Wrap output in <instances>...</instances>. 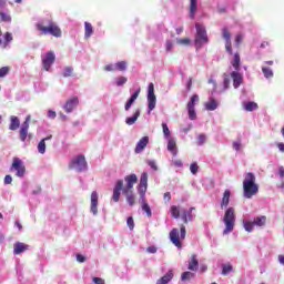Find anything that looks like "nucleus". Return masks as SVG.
Wrapping results in <instances>:
<instances>
[{
	"mask_svg": "<svg viewBox=\"0 0 284 284\" xmlns=\"http://www.w3.org/2000/svg\"><path fill=\"white\" fill-rule=\"evenodd\" d=\"M139 178L136 174H130L124 178L125 185L123 186V180H118L113 189L112 200L114 203H119L121 199V192L124 194L130 207L136 204V197L134 196V185H136Z\"/></svg>",
	"mask_w": 284,
	"mask_h": 284,
	"instance_id": "nucleus-1",
	"label": "nucleus"
},
{
	"mask_svg": "<svg viewBox=\"0 0 284 284\" xmlns=\"http://www.w3.org/2000/svg\"><path fill=\"white\" fill-rule=\"evenodd\" d=\"M36 29L38 32H40L41 36L47 37V34H51V37H55V39H59L62 37V31L59 24L54 22V20H48L47 24L43 22L36 23Z\"/></svg>",
	"mask_w": 284,
	"mask_h": 284,
	"instance_id": "nucleus-2",
	"label": "nucleus"
},
{
	"mask_svg": "<svg viewBox=\"0 0 284 284\" xmlns=\"http://www.w3.org/2000/svg\"><path fill=\"white\" fill-rule=\"evenodd\" d=\"M243 194L244 199H252V196H256L258 194V184H256V176L254 173H246L243 181Z\"/></svg>",
	"mask_w": 284,
	"mask_h": 284,
	"instance_id": "nucleus-3",
	"label": "nucleus"
},
{
	"mask_svg": "<svg viewBox=\"0 0 284 284\" xmlns=\"http://www.w3.org/2000/svg\"><path fill=\"white\" fill-rule=\"evenodd\" d=\"M223 223L225 225L223 231L224 235L234 232V225H236V210L234 207L230 206L226 209L223 216Z\"/></svg>",
	"mask_w": 284,
	"mask_h": 284,
	"instance_id": "nucleus-4",
	"label": "nucleus"
},
{
	"mask_svg": "<svg viewBox=\"0 0 284 284\" xmlns=\"http://www.w3.org/2000/svg\"><path fill=\"white\" fill-rule=\"evenodd\" d=\"M195 45H199L201 48L202 45H205V43H210V38H207V30H205V27L201 23H195Z\"/></svg>",
	"mask_w": 284,
	"mask_h": 284,
	"instance_id": "nucleus-5",
	"label": "nucleus"
},
{
	"mask_svg": "<svg viewBox=\"0 0 284 284\" xmlns=\"http://www.w3.org/2000/svg\"><path fill=\"white\" fill-rule=\"evenodd\" d=\"M69 170H75V172H85V170H88V161H85V155L80 154L73 158L69 163Z\"/></svg>",
	"mask_w": 284,
	"mask_h": 284,
	"instance_id": "nucleus-6",
	"label": "nucleus"
},
{
	"mask_svg": "<svg viewBox=\"0 0 284 284\" xmlns=\"http://www.w3.org/2000/svg\"><path fill=\"white\" fill-rule=\"evenodd\" d=\"M10 172H16L18 179H23V176H26V165L23 164V161L19 158H13Z\"/></svg>",
	"mask_w": 284,
	"mask_h": 284,
	"instance_id": "nucleus-7",
	"label": "nucleus"
},
{
	"mask_svg": "<svg viewBox=\"0 0 284 284\" xmlns=\"http://www.w3.org/2000/svg\"><path fill=\"white\" fill-rule=\"evenodd\" d=\"M196 103H199V95L197 94H193L191 97V100L186 104L187 112H189V119L191 121H195V119H196V110L194 109Z\"/></svg>",
	"mask_w": 284,
	"mask_h": 284,
	"instance_id": "nucleus-8",
	"label": "nucleus"
},
{
	"mask_svg": "<svg viewBox=\"0 0 284 284\" xmlns=\"http://www.w3.org/2000/svg\"><path fill=\"white\" fill-rule=\"evenodd\" d=\"M54 61H57V55H54L53 51H49L44 54V58L42 59V65L47 72H50V68H52Z\"/></svg>",
	"mask_w": 284,
	"mask_h": 284,
	"instance_id": "nucleus-9",
	"label": "nucleus"
},
{
	"mask_svg": "<svg viewBox=\"0 0 284 284\" xmlns=\"http://www.w3.org/2000/svg\"><path fill=\"white\" fill-rule=\"evenodd\" d=\"M138 192L140 194V199L145 196V193L148 192V172H143L141 174Z\"/></svg>",
	"mask_w": 284,
	"mask_h": 284,
	"instance_id": "nucleus-10",
	"label": "nucleus"
},
{
	"mask_svg": "<svg viewBox=\"0 0 284 284\" xmlns=\"http://www.w3.org/2000/svg\"><path fill=\"white\" fill-rule=\"evenodd\" d=\"M222 37L225 41V50L227 54H233L232 51V33H230V30L227 28L222 29Z\"/></svg>",
	"mask_w": 284,
	"mask_h": 284,
	"instance_id": "nucleus-11",
	"label": "nucleus"
},
{
	"mask_svg": "<svg viewBox=\"0 0 284 284\" xmlns=\"http://www.w3.org/2000/svg\"><path fill=\"white\" fill-rule=\"evenodd\" d=\"M148 103H149V110L152 112V110L156 108V95L154 94V83L149 84Z\"/></svg>",
	"mask_w": 284,
	"mask_h": 284,
	"instance_id": "nucleus-12",
	"label": "nucleus"
},
{
	"mask_svg": "<svg viewBox=\"0 0 284 284\" xmlns=\"http://www.w3.org/2000/svg\"><path fill=\"white\" fill-rule=\"evenodd\" d=\"M30 130V115L26 118V121L22 123L20 128V141L26 143V139H28V131Z\"/></svg>",
	"mask_w": 284,
	"mask_h": 284,
	"instance_id": "nucleus-13",
	"label": "nucleus"
},
{
	"mask_svg": "<svg viewBox=\"0 0 284 284\" xmlns=\"http://www.w3.org/2000/svg\"><path fill=\"white\" fill-rule=\"evenodd\" d=\"M28 250H30V245L23 242H16L13 244V254L16 256H19V254H23V252H28Z\"/></svg>",
	"mask_w": 284,
	"mask_h": 284,
	"instance_id": "nucleus-14",
	"label": "nucleus"
},
{
	"mask_svg": "<svg viewBox=\"0 0 284 284\" xmlns=\"http://www.w3.org/2000/svg\"><path fill=\"white\" fill-rule=\"evenodd\" d=\"M170 241L171 243H173V245H175V247H178L179 250H181V247H183V244L181 243V240H179V229H173L170 232Z\"/></svg>",
	"mask_w": 284,
	"mask_h": 284,
	"instance_id": "nucleus-15",
	"label": "nucleus"
},
{
	"mask_svg": "<svg viewBox=\"0 0 284 284\" xmlns=\"http://www.w3.org/2000/svg\"><path fill=\"white\" fill-rule=\"evenodd\" d=\"M148 143H150L149 136H143L140 139L134 150L135 154H141V152L148 148Z\"/></svg>",
	"mask_w": 284,
	"mask_h": 284,
	"instance_id": "nucleus-16",
	"label": "nucleus"
},
{
	"mask_svg": "<svg viewBox=\"0 0 284 284\" xmlns=\"http://www.w3.org/2000/svg\"><path fill=\"white\" fill-rule=\"evenodd\" d=\"M99 193L97 191H93L91 193V212L92 214H98L99 213Z\"/></svg>",
	"mask_w": 284,
	"mask_h": 284,
	"instance_id": "nucleus-17",
	"label": "nucleus"
},
{
	"mask_svg": "<svg viewBox=\"0 0 284 284\" xmlns=\"http://www.w3.org/2000/svg\"><path fill=\"white\" fill-rule=\"evenodd\" d=\"M77 105H79V98L73 97L71 99H69L65 104H64V111L70 114V112H72V110H74V108H77Z\"/></svg>",
	"mask_w": 284,
	"mask_h": 284,
	"instance_id": "nucleus-18",
	"label": "nucleus"
},
{
	"mask_svg": "<svg viewBox=\"0 0 284 284\" xmlns=\"http://www.w3.org/2000/svg\"><path fill=\"white\" fill-rule=\"evenodd\" d=\"M231 78L233 79V88H235V90L241 88V84L243 83V74L237 71H233L231 73Z\"/></svg>",
	"mask_w": 284,
	"mask_h": 284,
	"instance_id": "nucleus-19",
	"label": "nucleus"
},
{
	"mask_svg": "<svg viewBox=\"0 0 284 284\" xmlns=\"http://www.w3.org/2000/svg\"><path fill=\"white\" fill-rule=\"evenodd\" d=\"M187 270H190V272H199V258L196 257V254L191 255Z\"/></svg>",
	"mask_w": 284,
	"mask_h": 284,
	"instance_id": "nucleus-20",
	"label": "nucleus"
},
{
	"mask_svg": "<svg viewBox=\"0 0 284 284\" xmlns=\"http://www.w3.org/2000/svg\"><path fill=\"white\" fill-rule=\"evenodd\" d=\"M139 94H141V89H138L136 91H134V93L131 95L129 101L125 103L124 105L125 112H128L130 108H132V104L136 101V99H139Z\"/></svg>",
	"mask_w": 284,
	"mask_h": 284,
	"instance_id": "nucleus-21",
	"label": "nucleus"
},
{
	"mask_svg": "<svg viewBox=\"0 0 284 284\" xmlns=\"http://www.w3.org/2000/svg\"><path fill=\"white\" fill-rule=\"evenodd\" d=\"M174 278V272L172 270H169L164 276H162L161 278H159L156 281V284H168L170 283V281H172Z\"/></svg>",
	"mask_w": 284,
	"mask_h": 284,
	"instance_id": "nucleus-22",
	"label": "nucleus"
},
{
	"mask_svg": "<svg viewBox=\"0 0 284 284\" xmlns=\"http://www.w3.org/2000/svg\"><path fill=\"white\" fill-rule=\"evenodd\" d=\"M230 196H232V192L229 189H226L223 193V197L221 201V210H225V207L230 205Z\"/></svg>",
	"mask_w": 284,
	"mask_h": 284,
	"instance_id": "nucleus-23",
	"label": "nucleus"
},
{
	"mask_svg": "<svg viewBox=\"0 0 284 284\" xmlns=\"http://www.w3.org/2000/svg\"><path fill=\"white\" fill-rule=\"evenodd\" d=\"M20 125H21V121L19 120V118L17 115H11L9 130H12L14 132L19 130Z\"/></svg>",
	"mask_w": 284,
	"mask_h": 284,
	"instance_id": "nucleus-24",
	"label": "nucleus"
},
{
	"mask_svg": "<svg viewBox=\"0 0 284 284\" xmlns=\"http://www.w3.org/2000/svg\"><path fill=\"white\" fill-rule=\"evenodd\" d=\"M139 116H141V110H135L133 113V116L126 118L125 123L126 125H134L136 121L139 120Z\"/></svg>",
	"mask_w": 284,
	"mask_h": 284,
	"instance_id": "nucleus-25",
	"label": "nucleus"
},
{
	"mask_svg": "<svg viewBox=\"0 0 284 284\" xmlns=\"http://www.w3.org/2000/svg\"><path fill=\"white\" fill-rule=\"evenodd\" d=\"M196 210L195 207H191L189 211L184 210L181 213V219L183 221V223H190V221H192V211Z\"/></svg>",
	"mask_w": 284,
	"mask_h": 284,
	"instance_id": "nucleus-26",
	"label": "nucleus"
},
{
	"mask_svg": "<svg viewBox=\"0 0 284 284\" xmlns=\"http://www.w3.org/2000/svg\"><path fill=\"white\" fill-rule=\"evenodd\" d=\"M141 199V205H142V210L143 212H145L146 216H149V219L152 216V209H150V204H148V200H145V195Z\"/></svg>",
	"mask_w": 284,
	"mask_h": 284,
	"instance_id": "nucleus-27",
	"label": "nucleus"
},
{
	"mask_svg": "<svg viewBox=\"0 0 284 284\" xmlns=\"http://www.w3.org/2000/svg\"><path fill=\"white\" fill-rule=\"evenodd\" d=\"M199 10V0H190V17L194 19L196 11Z\"/></svg>",
	"mask_w": 284,
	"mask_h": 284,
	"instance_id": "nucleus-28",
	"label": "nucleus"
},
{
	"mask_svg": "<svg viewBox=\"0 0 284 284\" xmlns=\"http://www.w3.org/2000/svg\"><path fill=\"white\" fill-rule=\"evenodd\" d=\"M267 223V216L262 215V216H257L253 220V225L257 226V227H263L265 226V224Z\"/></svg>",
	"mask_w": 284,
	"mask_h": 284,
	"instance_id": "nucleus-29",
	"label": "nucleus"
},
{
	"mask_svg": "<svg viewBox=\"0 0 284 284\" xmlns=\"http://www.w3.org/2000/svg\"><path fill=\"white\" fill-rule=\"evenodd\" d=\"M52 135H48L47 138L42 139L38 144V152L39 154H45V141H50Z\"/></svg>",
	"mask_w": 284,
	"mask_h": 284,
	"instance_id": "nucleus-30",
	"label": "nucleus"
},
{
	"mask_svg": "<svg viewBox=\"0 0 284 284\" xmlns=\"http://www.w3.org/2000/svg\"><path fill=\"white\" fill-rule=\"evenodd\" d=\"M219 108V102L214 100V98H211L206 103H205V110L209 112H213V110H216Z\"/></svg>",
	"mask_w": 284,
	"mask_h": 284,
	"instance_id": "nucleus-31",
	"label": "nucleus"
},
{
	"mask_svg": "<svg viewBox=\"0 0 284 284\" xmlns=\"http://www.w3.org/2000/svg\"><path fill=\"white\" fill-rule=\"evenodd\" d=\"M94 34V29L92 28V23L84 22V37L85 39H90Z\"/></svg>",
	"mask_w": 284,
	"mask_h": 284,
	"instance_id": "nucleus-32",
	"label": "nucleus"
},
{
	"mask_svg": "<svg viewBox=\"0 0 284 284\" xmlns=\"http://www.w3.org/2000/svg\"><path fill=\"white\" fill-rule=\"evenodd\" d=\"M168 150L173 154V156H176L178 151H176V141L174 139H169L168 141Z\"/></svg>",
	"mask_w": 284,
	"mask_h": 284,
	"instance_id": "nucleus-33",
	"label": "nucleus"
},
{
	"mask_svg": "<svg viewBox=\"0 0 284 284\" xmlns=\"http://www.w3.org/2000/svg\"><path fill=\"white\" fill-rule=\"evenodd\" d=\"M232 65H233L234 70H236V72H239L241 70V54H239V53L234 54Z\"/></svg>",
	"mask_w": 284,
	"mask_h": 284,
	"instance_id": "nucleus-34",
	"label": "nucleus"
},
{
	"mask_svg": "<svg viewBox=\"0 0 284 284\" xmlns=\"http://www.w3.org/2000/svg\"><path fill=\"white\" fill-rule=\"evenodd\" d=\"M0 21L3 23H12V16H10V13L0 11Z\"/></svg>",
	"mask_w": 284,
	"mask_h": 284,
	"instance_id": "nucleus-35",
	"label": "nucleus"
},
{
	"mask_svg": "<svg viewBox=\"0 0 284 284\" xmlns=\"http://www.w3.org/2000/svg\"><path fill=\"white\" fill-rule=\"evenodd\" d=\"M262 72L265 79H272L274 77V71L270 67H262Z\"/></svg>",
	"mask_w": 284,
	"mask_h": 284,
	"instance_id": "nucleus-36",
	"label": "nucleus"
},
{
	"mask_svg": "<svg viewBox=\"0 0 284 284\" xmlns=\"http://www.w3.org/2000/svg\"><path fill=\"white\" fill-rule=\"evenodd\" d=\"M244 110H246V112H254V110H258V104L256 102H247Z\"/></svg>",
	"mask_w": 284,
	"mask_h": 284,
	"instance_id": "nucleus-37",
	"label": "nucleus"
},
{
	"mask_svg": "<svg viewBox=\"0 0 284 284\" xmlns=\"http://www.w3.org/2000/svg\"><path fill=\"white\" fill-rule=\"evenodd\" d=\"M62 77H64V79H68V77H74V68H72V67H65V68L63 69Z\"/></svg>",
	"mask_w": 284,
	"mask_h": 284,
	"instance_id": "nucleus-38",
	"label": "nucleus"
},
{
	"mask_svg": "<svg viewBox=\"0 0 284 284\" xmlns=\"http://www.w3.org/2000/svg\"><path fill=\"white\" fill-rule=\"evenodd\" d=\"M115 70H118L119 72H125V70H128V62L125 61L116 62Z\"/></svg>",
	"mask_w": 284,
	"mask_h": 284,
	"instance_id": "nucleus-39",
	"label": "nucleus"
},
{
	"mask_svg": "<svg viewBox=\"0 0 284 284\" xmlns=\"http://www.w3.org/2000/svg\"><path fill=\"white\" fill-rule=\"evenodd\" d=\"M195 274L190 272V271H185L181 274V281H192V278H194Z\"/></svg>",
	"mask_w": 284,
	"mask_h": 284,
	"instance_id": "nucleus-40",
	"label": "nucleus"
},
{
	"mask_svg": "<svg viewBox=\"0 0 284 284\" xmlns=\"http://www.w3.org/2000/svg\"><path fill=\"white\" fill-rule=\"evenodd\" d=\"M244 230L246 232H254V222L253 221H244L243 222Z\"/></svg>",
	"mask_w": 284,
	"mask_h": 284,
	"instance_id": "nucleus-41",
	"label": "nucleus"
},
{
	"mask_svg": "<svg viewBox=\"0 0 284 284\" xmlns=\"http://www.w3.org/2000/svg\"><path fill=\"white\" fill-rule=\"evenodd\" d=\"M171 216L173 219H179V216H181V211H179V207L176 205L171 206Z\"/></svg>",
	"mask_w": 284,
	"mask_h": 284,
	"instance_id": "nucleus-42",
	"label": "nucleus"
},
{
	"mask_svg": "<svg viewBox=\"0 0 284 284\" xmlns=\"http://www.w3.org/2000/svg\"><path fill=\"white\" fill-rule=\"evenodd\" d=\"M233 267L231 266V264H223L222 265V275L223 276H227V274H230V272H232Z\"/></svg>",
	"mask_w": 284,
	"mask_h": 284,
	"instance_id": "nucleus-43",
	"label": "nucleus"
},
{
	"mask_svg": "<svg viewBox=\"0 0 284 284\" xmlns=\"http://www.w3.org/2000/svg\"><path fill=\"white\" fill-rule=\"evenodd\" d=\"M223 90H227L230 89V75H227V73L223 74Z\"/></svg>",
	"mask_w": 284,
	"mask_h": 284,
	"instance_id": "nucleus-44",
	"label": "nucleus"
},
{
	"mask_svg": "<svg viewBox=\"0 0 284 284\" xmlns=\"http://www.w3.org/2000/svg\"><path fill=\"white\" fill-rule=\"evenodd\" d=\"M163 134L166 136V139H170L172 136V133L170 132V128L166 123H162Z\"/></svg>",
	"mask_w": 284,
	"mask_h": 284,
	"instance_id": "nucleus-45",
	"label": "nucleus"
},
{
	"mask_svg": "<svg viewBox=\"0 0 284 284\" xmlns=\"http://www.w3.org/2000/svg\"><path fill=\"white\" fill-rule=\"evenodd\" d=\"M9 73H10V67L0 68V79H3V77H7V74Z\"/></svg>",
	"mask_w": 284,
	"mask_h": 284,
	"instance_id": "nucleus-46",
	"label": "nucleus"
},
{
	"mask_svg": "<svg viewBox=\"0 0 284 284\" xmlns=\"http://www.w3.org/2000/svg\"><path fill=\"white\" fill-rule=\"evenodd\" d=\"M125 83H128V78L120 77L116 79L115 85L121 87V85H125Z\"/></svg>",
	"mask_w": 284,
	"mask_h": 284,
	"instance_id": "nucleus-47",
	"label": "nucleus"
},
{
	"mask_svg": "<svg viewBox=\"0 0 284 284\" xmlns=\"http://www.w3.org/2000/svg\"><path fill=\"white\" fill-rule=\"evenodd\" d=\"M243 43V33H237L235 36V45L240 47Z\"/></svg>",
	"mask_w": 284,
	"mask_h": 284,
	"instance_id": "nucleus-48",
	"label": "nucleus"
},
{
	"mask_svg": "<svg viewBox=\"0 0 284 284\" xmlns=\"http://www.w3.org/2000/svg\"><path fill=\"white\" fill-rule=\"evenodd\" d=\"M190 171L191 174H196V172H199V164H196V162L191 163Z\"/></svg>",
	"mask_w": 284,
	"mask_h": 284,
	"instance_id": "nucleus-49",
	"label": "nucleus"
},
{
	"mask_svg": "<svg viewBox=\"0 0 284 284\" xmlns=\"http://www.w3.org/2000/svg\"><path fill=\"white\" fill-rule=\"evenodd\" d=\"M205 141H207V138L205 136V134L202 133L197 136V145H203Z\"/></svg>",
	"mask_w": 284,
	"mask_h": 284,
	"instance_id": "nucleus-50",
	"label": "nucleus"
},
{
	"mask_svg": "<svg viewBox=\"0 0 284 284\" xmlns=\"http://www.w3.org/2000/svg\"><path fill=\"white\" fill-rule=\"evenodd\" d=\"M103 70H105V72H114L116 70V65L115 64H106V65H104Z\"/></svg>",
	"mask_w": 284,
	"mask_h": 284,
	"instance_id": "nucleus-51",
	"label": "nucleus"
},
{
	"mask_svg": "<svg viewBox=\"0 0 284 284\" xmlns=\"http://www.w3.org/2000/svg\"><path fill=\"white\" fill-rule=\"evenodd\" d=\"M126 225L129 230H134V219L132 216L128 217Z\"/></svg>",
	"mask_w": 284,
	"mask_h": 284,
	"instance_id": "nucleus-52",
	"label": "nucleus"
},
{
	"mask_svg": "<svg viewBox=\"0 0 284 284\" xmlns=\"http://www.w3.org/2000/svg\"><path fill=\"white\" fill-rule=\"evenodd\" d=\"M12 33H10V32H6L4 33V43H6V45H8V43H10V41H12Z\"/></svg>",
	"mask_w": 284,
	"mask_h": 284,
	"instance_id": "nucleus-53",
	"label": "nucleus"
},
{
	"mask_svg": "<svg viewBox=\"0 0 284 284\" xmlns=\"http://www.w3.org/2000/svg\"><path fill=\"white\" fill-rule=\"evenodd\" d=\"M178 43L180 45H190V39H187V38L180 39V40H178Z\"/></svg>",
	"mask_w": 284,
	"mask_h": 284,
	"instance_id": "nucleus-54",
	"label": "nucleus"
},
{
	"mask_svg": "<svg viewBox=\"0 0 284 284\" xmlns=\"http://www.w3.org/2000/svg\"><path fill=\"white\" fill-rule=\"evenodd\" d=\"M3 183L4 185H10L12 183V175H6Z\"/></svg>",
	"mask_w": 284,
	"mask_h": 284,
	"instance_id": "nucleus-55",
	"label": "nucleus"
},
{
	"mask_svg": "<svg viewBox=\"0 0 284 284\" xmlns=\"http://www.w3.org/2000/svg\"><path fill=\"white\" fill-rule=\"evenodd\" d=\"M185 234H186V231H185V226H181L180 229V239L181 241H183L185 239Z\"/></svg>",
	"mask_w": 284,
	"mask_h": 284,
	"instance_id": "nucleus-56",
	"label": "nucleus"
},
{
	"mask_svg": "<svg viewBox=\"0 0 284 284\" xmlns=\"http://www.w3.org/2000/svg\"><path fill=\"white\" fill-rule=\"evenodd\" d=\"M163 199L165 203H170L172 201V194L170 192L164 193Z\"/></svg>",
	"mask_w": 284,
	"mask_h": 284,
	"instance_id": "nucleus-57",
	"label": "nucleus"
},
{
	"mask_svg": "<svg viewBox=\"0 0 284 284\" xmlns=\"http://www.w3.org/2000/svg\"><path fill=\"white\" fill-rule=\"evenodd\" d=\"M146 252H148L149 254H156L158 248H156V246H149V247L146 248Z\"/></svg>",
	"mask_w": 284,
	"mask_h": 284,
	"instance_id": "nucleus-58",
	"label": "nucleus"
},
{
	"mask_svg": "<svg viewBox=\"0 0 284 284\" xmlns=\"http://www.w3.org/2000/svg\"><path fill=\"white\" fill-rule=\"evenodd\" d=\"M77 261L78 263H85V256L82 254H77Z\"/></svg>",
	"mask_w": 284,
	"mask_h": 284,
	"instance_id": "nucleus-59",
	"label": "nucleus"
},
{
	"mask_svg": "<svg viewBox=\"0 0 284 284\" xmlns=\"http://www.w3.org/2000/svg\"><path fill=\"white\" fill-rule=\"evenodd\" d=\"M148 165L152 169V170H158L156 168V162L152 161V160H149L148 161Z\"/></svg>",
	"mask_w": 284,
	"mask_h": 284,
	"instance_id": "nucleus-60",
	"label": "nucleus"
},
{
	"mask_svg": "<svg viewBox=\"0 0 284 284\" xmlns=\"http://www.w3.org/2000/svg\"><path fill=\"white\" fill-rule=\"evenodd\" d=\"M93 283H95V284H105V281H103V278H101V277H93Z\"/></svg>",
	"mask_w": 284,
	"mask_h": 284,
	"instance_id": "nucleus-61",
	"label": "nucleus"
},
{
	"mask_svg": "<svg viewBox=\"0 0 284 284\" xmlns=\"http://www.w3.org/2000/svg\"><path fill=\"white\" fill-rule=\"evenodd\" d=\"M48 118L49 119H57V112L52 111V110H49L48 111Z\"/></svg>",
	"mask_w": 284,
	"mask_h": 284,
	"instance_id": "nucleus-62",
	"label": "nucleus"
},
{
	"mask_svg": "<svg viewBox=\"0 0 284 284\" xmlns=\"http://www.w3.org/2000/svg\"><path fill=\"white\" fill-rule=\"evenodd\" d=\"M233 148L236 150V152H239V150H241V141L233 142Z\"/></svg>",
	"mask_w": 284,
	"mask_h": 284,
	"instance_id": "nucleus-63",
	"label": "nucleus"
},
{
	"mask_svg": "<svg viewBox=\"0 0 284 284\" xmlns=\"http://www.w3.org/2000/svg\"><path fill=\"white\" fill-rule=\"evenodd\" d=\"M278 175L281 176V179H284V168L283 166L278 168Z\"/></svg>",
	"mask_w": 284,
	"mask_h": 284,
	"instance_id": "nucleus-64",
	"label": "nucleus"
}]
</instances>
